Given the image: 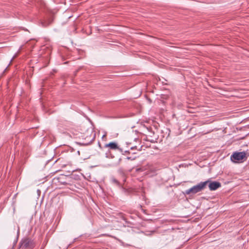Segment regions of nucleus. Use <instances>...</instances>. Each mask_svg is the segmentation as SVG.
<instances>
[{"label": "nucleus", "instance_id": "8", "mask_svg": "<svg viewBox=\"0 0 249 249\" xmlns=\"http://www.w3.org/2000/svg\"><path fill=\"white\" fill-rule=\"evenodd\" d=\"M124 152L125 153H129V152L128 151H125Z\"/></svg>", "mask_w": 249, "mask_h": 249}, {"label": "nucleus", "instance_id": "1", "mask_svg": "<svg viewBox=\"0 0 249 249\" xmlns=\"http://www.w3.org/2000/svg\"><path fill=\"white\" fill-rule=\"evenodd\" d=\"M209 182V180H207L204 182H201L199 184L196 185H195L192 188L185 190V194L186 195H190L196 194L202 190H203L206 186L207 184Z\"/></svg>", "mask_w": 249, "mask_h": 249}, {"label": "nucleus", "instance_id": "9", "mask_svg": "<svg viewBox=\"0 0 249 249\" xmlns=\"http://www.w3.org/2000/svg\"><path fill=\"white\" fill-rule=\"evenodd\" d=\"M90 138H91V137L90 136V137H89V139H90V140H89V142H91V141H92V139H90Z\"/></svg>", "mask_w": 249, "mask_h": 249}, {"label": "nucleus", "instance_id": "2", "mask_svg": "<svg viewBox=\"0 0 249 249\" xmlns=\"http://www.w3.org/2000/svg\"><path fill=\"white\" fill-rule=\"evenodd\" d=\"M19 247L23 249H32L35 246L34 241L28 237L23 238L19 243Z\"/></svg>", "mask_w": 249, "mask_h": 249}, {"label": "nucleus", "instance_id": "7", "mask_svg": "<svg viewBox=\"0 0 249 249\" xmlns=\"http://www.w3.org/2000/svg\"><path fill=\"white\" fill-rule=\"evenodd\" d=\"M156 232V231H151V233H150V234H148V235H152V233H154V232Z\"/></svg>", "mask_w": 249, "mask_h": 249}, {"label": "nucleus", "instance_id": "5", "mask_svg": "<svg viewBox=\"0 0 249 249\" xmlns=\"http://www.w3.org/2000/svg\"><path fill=\"white\" fill-rule=\"evenodd\" d=\"M208 183H209V188L211 191L215 190L221 186V183L217 181L211 182L209 181Z\"/></svg>", "mask_w": 249, "mask_h": 249}, {"label": "nucleus", "instance_id": "3", "mask_svg": "<svg viewBox=\"0 0 249 249\" xmlns=\"http://www.w3.org/2000/svg\"><path fill=\"white\" fill-rule=\"evenodd\" d=\"M246 159V152L245 151L234 152L231 157V160L234 162H242Z\"/></svg>", "mask_w": 249, "mask_h": 249}, {"label": "nucleus", "instance_id": "10", "mask_svg": "<svg viewBox=\"0 0 249 249\" xmlns=\"http://www.w3.org/2000/svg\"><path fill=\"white\" fill-rule=\"evenodd\" d=\"M127 159H128V160L130 159V157H127Z\"/></svg>", "mask_w": 249, "mask_h": 249}, {"label": "nucleus", "instance_id": "6", "mask_svg": "<svg viewBox=\"0 0 249 249\" xmlns=\"http://www.w3.org/2000/svg\"><path fill=\"white\" fill-rule=\"evenodd\" d=\"M112 182L113 183H114V184L120 187L121 186V184L120 183V182L115 178H112Z\"/></svg>", "mask_w": 249, "mask_h": 249}, {"label": "nucleus", "instance_id": "4", "mask_svg": "<svg viewBox=\"0 0 249 249\" xmlns=\"http://www.w3.org/2000/svg\"><path fill=\"white\" fill-rule=\"evenodd\" d=\"M105 147H109L110 149L111 150H116L117 149L120 151L121 152H123V149L121 148H120L116 142H110L109 143L106 144L105 145Z\"/></svg>", "mask_w": 249, "mask_h": 249}]
</instances>
